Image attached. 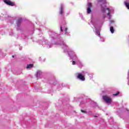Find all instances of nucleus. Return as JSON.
<instances>
[{
  "instance_id": "26",
  "label": "nucleus",
  "mask_w": 129,
  "mask_h": 129,
  "mask_svg": "<svg viewBox=\"0 0 129 129\" xmlns=\"http://www.w3.org/2000/svg\"><path fill=\"white\" fill-rule=\"evenodd\" d=\"M79 100H80V98H79V97H75L74 99V102H77L79 101Z\"/></svg>"
},
{
  "instance_id": "43",
  "label": "nucleus",
  "mask_w": 129,
  "mask_h": 129,
  "mask_svg": "<svg viewBox=\"0 0 129 129\" xmlns=\"http://www.w3.org/2000/svg\"><path fill=\"white\" fill-rule=\"evenodd\" d=\"M2 18V17L0 16V19Z\"/></svg>"
},
{
  "instance_id": "30",
  "label": "nucleus",
  "mask_w": 129,
  "mask_h": 129,
  "mask_svg": "<svg viewBox=\"0 0 129 129\" xmlns=\"http://www.w3.org/2000/svg\"><path fill=\"white\" fill-rule=\"evenodd\" d=\"M10 19H11V20H10V23L12 24V25H13V24L14 23L15 19L12 17Z\"/></svg>"
},
{
  "instance_id": "18",
  "label": "nucleus",
  "mask_w": 129,
  "mask_h": 129,
  "mask_svg": "<svg viewBox=\"0 0 129 129\" xmlns=\"http://www.w3.org/2000/svg\"><path fill=\"white\" fill-rule=\"evenodd\" d=\"M2 18L3 20H10V19L12 18V17L9 15V14H8L7 13H5L3 14Z\"/></svg>"
},
{
  "instance_id": "44",
  "label": "nucleus",
  "mask_w": 129,
  "mask_h": 129,
  "mask_svg": "<svg viewBox=\"0 0 129 129\" xmlns=\"http://www.w3.org/2000/svg\"><path fill=\"white\" fill-rule=\"evenodd\" d=\"M17 39H19V37H17Z\"/></svg>"
},
{
  "instance_id": "34",
  "label": "nucleus",
  "mask_w": 129,
  "mask_h": 129,
  "mask_svg": "<svg viewBox=\"0 0 129 129\" xmlns=\"http://www.w3.org/2000/svg\"><path fill=\"white\" fill-rule=\"evenodd\" d=\"M80 17L81 18L82 20H84V18H83V16H82V14L79 13Z\"/></svg>"
},
{
  "instance_id": "40",
  "label": "nucleus",
  "mask_w": 129,
  "mask_h": 129,
  "mask_svg": "<svg viewBox=\"0 0 129 129\" xmlns=\"http://www.w3.org/2000/svg\"><path fill=\"white\" fill-rule=\"evenodd\" d=\"M111 14H114V10H113V11H111Z\"/></svg>"
},
{
  "instance_id": "45",
  "label": "nucleus",
  "mask_w": 129,
  "mask_h": 129,
  "mask_svg": "<svg viewBox=\"0 0 129 129\" xmlns=\"http://www.w3.org/2000/svg\"><path fill=\"white\" fill-rule=\"evenodd\" d=\"M95 117H97V116H95Z\"/></svg>"
},
{
  "instance_id": "29",
  "label": "nucleus",
  "mask_w": 129,
  "mask_h": 129,
  "mask_svg": "<svg viewBox=\"0 0 129 129\" xmlns=\"http://www.w3.org/2000/svg\"><path fill=\"white\" fill-rule=\"evenodd\" d=\"M63 87H66V88H67L68 89H70V86L66 85L65 84H63Z\"/></svg>"
},
{
  "instance_id": "24",
  "label": "nucleus",
  "mask_w": 129,
  "mask_h": 129,
  "mask_svg": "<svg viewBox=\"0 0 129 129\" xmlns=\"http://www.w3.org/2000/svg\"><path fill=\"white\" fill-rule=\"evenodd\" d=\"M21 38L23 39L24 40H26L28 38V36L26 35L25 34H21Z\"/></svg>"
},
{
  "instance_id": "11",
  "label": "nucleus",
  "mask_w": 129,
  "mask_h": 129,
  "mask_svg": "<svg viewBox=\"0 0 129 129\" xmlns=\"http://www.w3.org/2000/svg\"><path fill=\"white\" fill-rule=\"evenodd\" d=\"M59 15L61 17H64L65 15V5L63 3H61L59 8Z\"/></svg>"
},
{
  "instance_id": "6",
  "label": "nucleus",
  "mask_w": 129,
  "mask_h": 129,
  "mask_svg": "<svg viewBox=\"0 0 129 129\" xmlns=\"http://www.w3.org/2000/svg\"><path fill=\"white\" fill-rule=\"evenodd\" d=\"M60 32H63V29H64V35L68 37H70V32H68V28L66 27V21L63 20L60 24Z\"/></svg>"
},
{
  "instance_id": "25",
  "label": "nucleus",
  "mask_w": 129,
  "mask_h": 129,
  "mask_svg": "<svg viewBox=\"0 0 129 129\" xmlns=\"http://www.w3.org/2000/svg\"><path fill=\"white\" fill-rule=\"evenodd\" d=\"M21 38L23 39L24 40H26L28 38V36L26 35L25 34H21Z\"/></svg>"
},
{
  "instance_id": "23",
  "label": "nucleus",
  "mask_w": 129,
  "mask_h": 129,
  "mask_svg": "<svg viewBox=\"0 0 129 129\" xmlns=\"http://www.w3.org/2000/svg\"><path fill=\"white\" fill-rule=\"evenodd\" d=\"M36 30L38 32V33H39V36L41 37L43 35V33H42V31L40 29H39L38 28H36Z\"/></svg>"
},
{
  "instance_id": "47",
  "label": "nucleus",
  "mask_w": 129,
  "mask_h": 129,
  "mask_svg": "<svg viewBox=\"0 0 129 129\" xmlns=\"http://www.w3.org/2000/svg\"><path fill=\"white\" fill-rule=\"evenodd\" d=\"M59 102H61V101H60Z\"/></svg>"
},
{
  "instance_id": "8",
  "label": "nucleus",
  "mask_w": 129,
  "mask_h": 129,
  "mask_svg": "<svg viewBox=\"0 0 129 129\" xmlns=\"http://www.w3.org/2000/svg\"><path fill=\"white\" fill-rule=\"evenodd\" d=\"M91 22L92 25L94 26V27L95 29L96 35L97 36H98V37H99L101 40V42H104V38L100 36V27H97V26H96V24L93 23V22H92V21H91Z\"/></svg>"
},
{
  "instance_id": "35",
  "label": "nucleus",
  "mask_w": 129,
  "mask_h": 129,
  "mask_svg": "<svg viewBox=\"0 0 129 129\" xmlns=\"http://www.w3.org/2000/svg\"><path fill=\"white\" fill-rule=\"evenodd\" d=\"M81 112H83V113H86V114H87V112L85 110H81Z\"/></svg>"
},
{
  "instance_id": "19",
  "label": "nucleus",
  "mask_w": 129,
  "mask_h": 129,
  "mask_svg": "<svg viewBox=\"0 0 129 129\" xmlns=\"http://www.w3.org/2000/svg\"><path fill=\"white\" fill-rule=\"evenodd\" d=\"M75 61H76V64L78 65V67H79V68H82V67H83V64H82V62H81V61H80V60H79V59L75 60Z\"/></svg>"
},
{
  "instance_id": "20",
  "label": "nucleus",
  "mask_w": 129,
  "mask_h": 129,
  "mask_svg": "<svg viewBox=\"0 0 129 129\" xmlns=\"http://www.w3.org/2000/svg\"><path fill=\"white\" fill-rule=\"evenodd\" d=\"M42 73H43L42 71H37V73H36V77L37 79L39 78V77L41 76V75H42Z\"/></svg>"
},
{
  "instance_id": "42",
  "label": "nucleus",
  "mask_w": 129,
  "mask_h": 129,
  "mask_svg": "<svg viewBox=\"0 0 129 129\" xmlns=\"http://www.w3.org/2000/svg\"><path fill=\"white\" fill-rule=\"evenodd\" d=\"M13 58H15V55L12 56Z\"/></svg>"
},
{
  "instance_id": "21",
  "label": "nucleus",
  "mask_w": 129,
  "mask_h": 129,
  "mask_svg": "<svg viewBox=\"0 0 129 129\" xmlns=\"http://www.w3.org/2000/svg\"><path fill=\"white\" fill-rule=\"evenodd\" d=\"M124 5L128 10H129V0L124 2Z\"/></svg>"
},
{
  "instance_id": "33",
  "label": "nucleus",
  "mask_w": 129,
  "mask_h": 129,
  "mask_svg": "<svg viewBox=\"0 0 129 129\" xmlns=\"http://www.w3.org/2000/svg\"><path fill=\"white\" fill-rule=\"evenodd\" d=\"M110 124H113V120H112V118H111V119L109 120Z\"/></svg>"
},
{
  "instance_id": "2",
  "label": "nucleus",
  "mask_w": 129,
  "mask_h": 129,
  "mask_svg": "<svg viewBox=\"0 0 129 129\" xmlns=\"http://www.w3.org/2000/svg\"><path fill=\"white\" fill-rule=\"evenodd\" d=\"M49 35L50 38L51 39V41H54L55 45H61L62 46V43H65L63 41V39H62L61 36L57 34L56 32L54 31H49Z\"/></svg>"
},
{
  "instance_id": "13",
  "label": "nucleus",
  "mask_w": 129,
  "mask_h": 129,
  "mask_svg": "<svg viewBox=\"0 0 129 129\" xmlns=\"http://www.w3.org/2000/svg\"><path fill=\"white\" fill-rule=\"evenodd\" d=\"M70 100V99L69 98H66L62 102V104L63 105V110H65V109H68V108H70V105L68 104V102H69Z\"/></svg>"
},
{
  "instance_id": "17",
  "label": "nucleus",
  "mask_w": 129,
  "mask_h": 129,
  "mask_svg": "<svg viewBox=\"0 0 129 129\" xmlns=\"http://www.w3.org/2000/svg\"><path fill=\"white\" fill-rule=\"evenodd\" d=\"M4 2L6 4V5H8V6H11V7H14L15 6V4L10 0H4Z\"/></svg>"
},
{
  "instance_id": "32",
  "label": "nucleus",
  "mask_w": 129,
  "mask_h": 129,
  "mask_svg": "<svg viewBox=\"0 0 129 129\" xmlns=\"http://www.w3.org/2000/svg\"><path fill=\"white\" fill-rule=\"evenodd\" d=\"M119 92H117L116 93L113 94V96H117V95H119Z\"/></svg>"
},
{
  "instance_id": "4",
  "label": "nucleus",
  "mask_w": 129,
  "mask_h": 129,
  "mask_svg": "<svg viewBox=\"0 0 129 129\" xmlns=\"http://www.w3.org/2000/svg\"><path fill=\"white\" fill-rule=\"evenodd\" d=\"M98 4H101L100 6V11L102 13V20H105L106 18V15H105V8H106V0H97Z\"/></svg>"
},
{
  "instance_id": "14",
  "label": "nucleus",
  "mask_w": 129,
  "mask_h": 129,
  "mask_svg": "<svg viewBox=\"0 0 129 129\" xmlns=\"http://www.w3.org/2000/svg\"><path fill=\"white\" fill-rule=\"evenodd\" d=\"M112 23H114V20H110L109 26L110 27V31L111 34H113V33H114V29L113 28V26H112Z\"/></svg>"
},
{
  "instance_id": "10",
  "label": "nucleus",
  "mask_w": 129,
  "mask_h": 129,
  "mask_svg": "<svg viewBox=\"0 0 129 129\" xmlns=\"http://www.w3.org/2000/svg\"><path fill=\"white\" fill-rule=\"evenodd\" d=\"M102 99L108 105L112 104V103H114L112 101V99H111V98L108 96L103 95L102 96Z\"/></svg>"
},
{
  "instance_id": "22",
  "label": "nucleus",
  "mask_w": 129,
  "mask_h": 129,
  "mask_svg": "<svg viewBox=\"0 0 129 129\" xmlns=\"http://www.w3.org/2000/svg\"><path fill=\"white\" fill-rule=\"evenodd\" d=\"M98 123H102V122H103L104 121V120H103V119L100 118L99 119H97V120Z\"/></svg>"
},
{
  "instance_id": "7",
  "label": "nucleus",
  "mask_w": 129,
  "mask_h": 129,
  "mask_svg": "<svg viewBox=\"0 0 129 129\" xmlns=\"http://www.w3.org/2000/svg\"><path fill=\"white\" fill-rule=\"evenodd\" d=\"M38 43L39 45H42L43 47H47L48 49L50 48H52L53 47V43H50L48 41V40H45V39H43L42 40H38Z\"/></svg>"
},
{
  "instance_id": "9",
  "label": "nucleus",
  "mask_w": 129,
  "mask_h": 129,
  "mask_svg": "<svg viewBox=\"0 0 129 129\" xmlns=\"http://www.w3.org/2000/svg\"><path fill=\"white\" fill-rule=\"evenodd\" d=\"M87 71H83L81 73H77V78L80 81H85V75L87 74Z\"/></svg>"
},
{
  "instance_id": "41",
  "label": "nucleus",
  "mask_w": 129,
  "mask_h": 129,
  "mask_svg": "<svg viewBox=\"0 0 129 129\" xmlns=\"http://www.w3.org/2000/svg\"><path fill=\"white\" fill-rule=\"evenodd\" d=\"M63 112H64V114H66L67 115H68V112L64 111H63Z\"/></svg>"
},
{
  "instance_id": "28",
  "label": "nucleus",
  "mask_w": 129,
  "mask_h": 129,
  "mask_svg": "<svg viewBox=\"0 0 129 129\" xmlns=\"http://www.w3.org/2000/svg\"><path fill=\"white\" fill-rule=\"evenodd\" d=\"M33 66H34V64H28L27 66V69H29L30 68H33Z\"/></svg>"
},
{
  "instance_id": "3",
  "label": "nucleus",
  "mask_w": 129,
  "mask_h": 129,
  "mask_svg": "<svg viewBox=\"0 0 129 129\" xmlns=\"http://www.w3.org/2000/svg\"><path fill=\"white\" fill-rule=\"evenodd\" d=\"M46 82L50 84L51 87L57 86V90H61L63 87H64V84L58 83L56 79L54 77L49 78L46 80Z\"/></svg>"
},
{
  "instance_id": "27",
  "label": "nucleus",
  "mask_w": 129,
  "mask_h": 129,
  "mask_svg": "<svg viewBox=\"0 0 129 129\" xmlns=\"http://www.w3.org/2000/svg\"><path fill=\"white\" fill-rule=\"evenodd\" d=\"M87 74L88 76H89L90 79H92L93 78V75L92 74H90L87 72Z\"/></svg>"
},
{
  "instance_id": "5",
  "label": "nucleus",
  "mask_w": 129,
  "mask_h": 129,
  "mask_svg": "<svg viewBox=\"0 0 129 129\" xmlns=\"http://www.w3.org/2000/svg\"><path fill=\"white\" fill-rule=\"evenodd\" d=\"M92 104L93 107H98V105L96 102L92 101L90 99H87L85 100L82 101L80 102V105H88L89 104Z\"/></svg>"
},
{
  "instance_id": "48",
  "label": "nucleus",
  "mask_w": 129,
  "mask_h": 129,
  "mask_svg": "<svg viewBox=\"0 0 129 129\" xmlns=\"http://www.w3.org/2000/svg\"><path fill=\"white\" fill-rule=\"evenodd\" d=\"M2 0H0V2H1Z\"/></svg>"
},
{
  "instance_id": "37",
  "label": "nucleus",
  "mask_w": 129,
  "mask_h": 129,
  "mask_svg": "<svg viewBox=\"0 0 129 129\" xmlns=\"http://www.w3.org/2000/svg\"><path fill=\"white\" fill-rule=\"evenodd\" d=\"M5 32H2V31H0V35H2V36L3 35H5Z\"/></svg>"
},
{
  "instance_id": "39",
  "label": "nucleus",
  "mask_w": 129,
  "mask_h": 129,
  "mask_svg": "<svg viewBox=\"0 0 129 129\" xmlns=\"http://www.w3.org/2000/svg\"><path fill=\"white\" fill-rule=\"evenodd\" d=\"M22 49H23V47L20 46V47H19V50H20V51H22Z\"/></svg>"
},
{
  "instance_id": "16",
  "label": "nucleus",
  "mask_w": 129,
  "mask_h": 129,
  "mask_svg": "<svg viewBox=\"0 0 129 129\" xmlns=\"http://www.w3.org/2000/svg\"><path fill=\"white\" fill-rule=\"evenodd\" d=\"M92 8V4L89 3L88 4V8L87 9V14L91 13V8Z\"/></svg>"
},
{
  "instance_id": "46",
  "label": "nucleus",
  "mask_w": 129,
  "mask_h": 129,
  "mask_svg": "<svg viewBox=\"0 0 129 129\" xmlns=\"http://www.w3.org/2000/svg\"><path fill=\"white\" fill-rule=\"evenodd\" d=\"M61 110L63 111V109H61Z\"/></svg>"
},
{
  "instance_id": "31",
  "label": "nucleus",
  "mask_w": 129,
  "mask_h": 129,
  "mask_svg": "<svg viewBox=\"0 0 129 129\" xmlns=\"http://www.w3.org/2000/svg\"><path fill=\"white\" fill-rule=\"evenodd\" d=\"M71 62H72V65H76V60L72 59V61H71Z\"/></svg>"
},
{
  "instance_id": "38",
  "label": "nucleus",
  "mask_w": 129,
  "mask_h": 129,
  "mask_svg": "<svg viewBox=\"0 0 129 129\" xmlns=\"http://www.w3.org/2000/svg\"><path fill=\"white\" fill-rule=\"evenodd\" d=\"M9 35H10V36H13V35H14V33L13 32H10L9 33Z\"/></svg>"
},
{
  "instance_id": "1",
  "label": "nucleus",
  "mask_w": 129,
  "mask_h": 129,
  "mask_svg": "<svg viewBox=\"0 0 129 129\" xmlns=\"http://www.w3.org/2000/svg\"><path fill=\"white\" fill-rule=\"evenodd\" d=\"M60 44H62L61 47L63 49V52L64 53H68V56L70 57V59L72 60H77V56L73 50L70 48L68 46L65 44V42H61Z\"/></svg>"
},
{
  "instance_id": "12",
  "label": "nucleus",
  "mask_w": 129,
  "mask_h": 129,
  "mask_svg": "<svg viewBox=\"0 0 129 129\" xmlns=\"http://www.w3.org/2000/svg\"><path fill=\"white\" fill-rule=\"evenodd\" d=\"M22 23H23V18H18V20L16 21V29L17 30V31H21L22 30V28H21Z\"/></svg>"
},
{
  "instance_id": "36",
  "label": "nucleus",
  "mask_w": 129,
  "mask_h": 129,
  "mask_svg": "<svg viewBox=\"0 0 129 129\" xmlns=\"http://www.w3.org/2000/svg\"><path fill=\"white\" fill-rule=\"evenodd\" d=\"M115 21H114V23H112V27H116V25H115Z\"/></svg>"
},
{
  "instance_id": "15",
  "label": "nucleus",
  "mask_w": 129,
  "mask_h": 129,
  "mask_svg": "<svg viewBox=\"0 0 129 129\" xmlns=\"http://www.w3.org/2000/svg\"><path fill=\"white\" fill-rule=\"evenodd\" d=\"M106 11H108V13L107 14V16H108V19L109 20H110L111 19V15L110 14H111V11L113 12V9H110L109 8L105 7V13H106Z\"/></svg>"
}]
</instances>
